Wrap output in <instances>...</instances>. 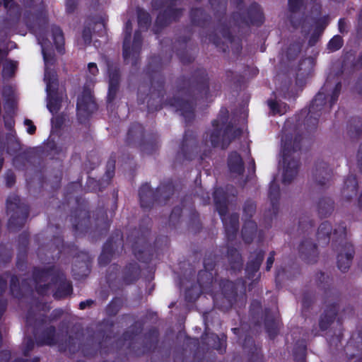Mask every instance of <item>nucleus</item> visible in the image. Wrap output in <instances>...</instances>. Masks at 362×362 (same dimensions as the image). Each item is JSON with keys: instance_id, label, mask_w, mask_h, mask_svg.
Segmentation results:
<instances>
[{"instance_id": "nucleus-14", "label": "nucleus", "mask_w": 362, "mask_h": 362, "mask_svg": "<svg viewBox=\"0 0 362 362\" xmlns=\"http://www.w3.org/2000/svg\"><path fill=\"white\" fill-rule=\"evenodd\" d=\"M346 186L347 189L350 188L351 191H356V182L354 177L349 178L346 182Z\"/></svg>"}, {"instance_id": "nucleus-24", "label": "nucleus", "mask_w": 362, "mask_h": 362, "mask_svg": "<svg viewBox=\"0 0 362 362\" xmlns=\"http://www.w3.org/2000/svg\"><path fill=\"white\" fill-rule=\"evenodd\" d=\"M6 8H11L13 5V0H3Z\"/></svg>"}, {"instance_id": "nucleus-5", "label": "nucleus", "mask_w": 362, "mask_h": 362, "mask_svg": "<svg viewBox=\"0 0 362 362\" xmlns=\"http://www.w3.org/2000/svg\"><path fill=\"white\" fill-rule=\"evenodd\" d=\"M353 247L351 245H346L344 251L341 252L337 257L338 267L343 272H345L350 266L353 257Z\"/></svg>"}, {"instance_id": "nucleus-31", "label": "nucleus", "mask_w": 362, "mask_h": 362, "mask_svg": "<svg viewBox=\"0 0 362 362\" xmlns=\"http://www.w3.org/2000/svg\"><path fill=\"white\" fill-rule=\"evenodd\" d=\"M249 225L252 230H254L255 229V225L254 223H250Z\"/></svg>"}, {"instance_id": "nucleus-34", "label": "nucleus", "mask_w": 362, "mask_h": 362, "mask_svg": "<svg viewBox=\"0 0 362 362\" xmlns=\"http://www.w3.org/2000/svg\"><path fill=\"white\" fill-rule=\"evenodd\" d=\"M214 126L216 127V130L218 131V124H217L216 121L214 122Z\"/></svg>"}, {"instance_id": "nucleus-32", "label": "nucleus", "mask_w": 362, "mask_h": 362, "mask_svg": "<svg viewBox=\"0 0 362 362\" xmlns=\"http://www.w3.org/2000/svg\"><path fill=\"white\" fill-rule=\"evenodd\" d=\"M4 57V53L3 52L0 51V62L2 61Z\"/></svg>"}, {"instance_id": "nucleus-1", "label": "nucleus", "mask_w": 362, "mask_h": 362, "mask_svg": "<svg viewBox=\"0 0 362 362\" xmlns=\"http://www.w3.org/2000/svg\"><path fill=\"white\" fill-rule=\"evenodd\" d=\"M37 40L42 47V52L45 64V81L47 85V107L52 113H54L59 109V97L56 92L57 86L56 74L54 71L49 69V64L52 63V57L47 52L52 46V42L42 34L37 35Z\"/></svg>"}, {"instance_id": "nucleus-38", "label": "nucleus", "mask_w": 362, "mask_h": 362, "mask_svg": "<svg viewBox=\"0 0 362 362\" xmlns=\"http://www.w3.org/2000/svg\"><path fill=\"white\" fill-rule=\"evenodd\" d=\"M320 327H321L322 328H324V326H323V325H322V322H321V323H320Z\"/></svg>"}, {"instance_id": "nucleus-17", "label": "nucleus", "mask_w": 362, "mask_h": 362, "mask_svg": "<svg viewBox=\"0 0 362 362\" xmlns=\"http://www.w3.org/2000/svg\"><path fill=\"white\" fill-rule=\"evenodd\" d=\"M76 5V0H66V6L68 12H71L74 11L75 6Z\"/></svg>"}, {"instance_id": "nucleus-2", "label": "nucleus", "mask_w": 362, "mask_h": 362, "mask_svg": "<svg viewBox=\"0 0 362 362\" xmlns=\"http://www.w3.org/2000/svg\"><path fill=\"white\" fill-rule=\"evenodd\" d=\"M132 31V24L129 21H128L125 24L124 33L125 37L124 40V45H123V55L125 59H127L132 54H133L137 52V49L140 45V40L139 37V33H136L134 35V45L133 47H130V36Z\"/></svg>"}, {"instance_id": "nucleus-6", "label": "nucleus", "mask_w": 362, "mask_h": 362, "mask_svg": "<svg viewBox=\"0 0 362 362\" xmlns=\"http://www.w3.org/2000/svg\"><path fill=\"white\" fill-rule=\"evenodd\" d=\"M228 167L232 173L240 175L243 170V163L240 156L236 153H231L228 159Z\"/></svg>"}, {"instance_id": "nucleus-20", "label": "nucleus", "mask_w": 362, "mask_h": 362, "mask_svg": "<svg viewBox=\"0 0 362 362\" xmlns=\"http://www.w3.org/2000/svg\"><path fill=\"white\" fill-rule=\"evenodd\" d=\"M274 256L273 255H271L268 259H267V270L270 269V268L272 267L273 263H274Z\"/></svg>"}, {"instance_id": "nucleus-36", "label": "nucleus", "mask_w": 362, "mask_h": 362, "mask_svg": "<svg viewBox=\"0 0 362 362\" xmlns=\"http://www.w3.org/2000/svg\"><path fill=\"white\" fill-rule=\"evenodd\" d=\"M223 221L224 225L226 226H227V221L226 220L225 218H223Z\"/></svg>"}, {"instance_id": "nucleus-18", "label": "nucleus", "mask_w": 362, "mask_h": 362, "mask_svg": "<svg viewBox=\"0 0 362 362\" xmlns=\"http://www.w3.org/2000/svg\"><path fill=\"white\" fill-rule=\"evenodd\" d=\"M262 261V256L258 257L257 258V259L255 260V262L251 266V270L252 272H257L259 269V264Z\"/></svg>"}, {"instance_id": "nucleus-19", "label": "nucleus", "mask_w": 362, "mask_h": 362, "mask_svg": "<svg viewBox=\"0 0 362 362\" xmlns=\"http://www.w3.org/2000/svg\"><path fill=\"white\" fill-rule=\"evenodd\" d=\"M64 286H65V288H66V291L64 292V293H63V294H59V293H56L54 294V296H55V297H56V298H62V297H63V296H66V295H68V294L69 293L70 288H70V286H69V284H66V285H65Z\"/></svg>"}, {"instance_id": "nucleus-3", "label": "nucleus", "mask_w": 362, "mask_h": 362, "mask_svg": "<svg viewBox=\"0 0 362 362\" xmlns=\"http://www.w3.org/2000/svg\"><path fill=\"white\" fill-rule=\"evenodd\" d=\"M96 108L90 90H85L83 94L78 97L77 102V110L78 115H84L94 111Z\"/></svg>"}, {"instance_id": "nucleus-4", "label": "nucleus", "mask_w": 362, "mask_h": 362, "mask_svg": "<svg viewBox=\"0 0 362 362\" xmlns=\"http://www.w3.org/2000/svg\"><path fill=\"white\" fill-rule=\"evenodd\" d=\"M284 173L283 182L288 183L297 174L298 163L296 161H287L286 153L284 152L283 156Z\"/></svg>"}, {"instance_id": "nucleus-9", "label": "nucleus", "mask_w": 362, "mask_h": 362, "mask_svg": "<svg viewBox=\"0 0 362 362\" xmlns=\"http://www.w3.org/2000/svg\"><path fill=\"white\" fill-rule=\"evenodd\" d=\"M17 67V63L13 61H6L4 64L3 74L5 76H11Z\"/></svg>"}, {"instance_id": "nucleus-26", "label": "nucleus", "mask_w": 362, "mask_h": 362, "mask_svg": "<svg viewBox=\"0 0 362 362\" xmlns=\"http://www.w3.org/2000/svg\"><path fill=\"white\" fill-rule=\"evenodd\" d=\"M288 1H289L290 7L292 9H294L295 6H296V4H297L298 0H288Z\"/></svg>"}, {"instance_id": "nucleus-7", "label": "nucleus", "mask_w": 362, "mask_h": 362, "mask_svg": "<svg viewBox=\"0 0 362 362\" xmlns=\"http://www.w3.org/2000/svg\"><path fill=\"white\" fill-rule=\"evenodd\" d=\"M52 39L53 42L55 45L56 48L61 52L62 45H64V37L62 30L59 28L54 27L52 28Z\"/></svg>"}, {"instance_id": "nucleus-30", "label": "nucleus", "mask_w": 362, "mask_h": 362, "mask_svg": "<svg viewBox=\"0 0 362 362\" xmlns=\"http://www.w3.org/2000/svg\"><path fill=\"white\" fill-rule=\"evenodd\" d=\"M339 88H340V84H337L336 86V88H335V91H334V95H337L338 94V92L339 90Z\"/></svg>"}, {"instance_id": "nucleus-11", "label": "nucleus", "mask_w": 362, "mask_h": 362, "mask_svg": "<svg viewBox=\"0 0 362 362\" xmlns=\"http://www.w3.org/2000/svg\"><path fill=\"white\" fill-rule=\"evenodd\" d=\"M118 81L117 74H112L110 76V85H109V98L112 97V95L115 94L116 91V86Z\"/></svg>"}, {"instance_id": "nucleus-15", "label": "nucleus", "mask_w": 362, "mask_h": 362, "mask_svg": "<svg viewBox=\"0 0 362 362\" xmlns=\"http://www.w3.org/2000/svg\"><path fill=\"white\" fill-rule=\"evenodd\" d=\"M25 125L27 126V132L30 134H33L35 132V126L33 125L32 122L29 119L25 120Z\"/></svg>"}, {"instance_id": "nucleus-35", "label": "nucleus", "mask_w": 362, "mask_h": 362, "mask_svg": "<svg viewBox=\"0 0 362 362\" xmlns=\"http://www.w3.org/2000/svg\"><path fill=\"white\" fill-rule=\"evenodd\" d=\"M321 227H322V228H329V226H328L327 224H322V225L321 226Z\"/></svg>"}, {"instance_id": "nucleus-13", "label": "nucleus", "mask_w": 362, "mask_h": 362, "mask_svg": "<svg viewBox=\"0 0 362 362\" xmlns=\"http://www.w3.org/2000/svg\"><path fill=\"white\" fill-rule=\"evenodd\" d=\"M324 99L323 95L320 93L316 95V97L314 99L313 103L312 105L311 109L312 110H315V107H317L320 103Z\"/></svg>"}, {"instance_id": "nucleus-16", "label": "nucleus", "mask_w": 362, "mask_h": 362, "mask_svg": "<svg viewBox=\"0 0 362 362\" xmlns=\"http://www.w3.org/2000/svg\"><path fill=\"white\" fill-rule=\"evenodd\" d=\"M88 69L89 73L93 76L98 72V69L95 63H89L88 65Z\"/></svg>"}, {"instance_id": "nucleus-12", "label": "nucleus", "mask_w": 362, "mask_h": 362, "mask_svg": "<svg viewBox=\"0 0 362 362\" xmlns=\"http://www.w3.org/2000/svg\"><path fill=\"white\" fill-rule=\"evenodd\" d=\"M139 25L141 28H146L149 23V16L144 11H139Z\"/></svg>"}, {"instance_id": "nucleus-33", "label": "nucleus", "mask_w": 362, "mask_h": 362, "mask_svg": "<svg viewBox=\"0 0 362 362\" xmlns=\"http://www.w3.org/2000/svg\"><path fill=\"white\" fill-rule=\"evenodd\" d=\"M343 23H344V21L342 20H340L339 22V29L341 31V27H342Z\"/></svg>"}, {"instance_id": "nucleus-23", "label": "nucleus", "mask_w": 362, "mask_h": 362, "mask_svg": "<svg viewBox=\"0 0 362 362\" xmlns=\"http://www.w3.org/2000/svg\"><path fill=\"white\" fill-rule=\"evenodd\" d=\"M83 37L85 43H88L90 41V34L89 32L85 31L83 35Z\"/></svg>"}, {"instance_id": "nucleus-22", "label": "nucleus", "mask_w": 362, "mask_h": 362, "mask_svg": "<svg viewBox=\"0 0 362 362\" xmlns=\"http://www.w3.org/2000/svg\"><path fill=\"white\" fill-rule=\"evenodd\" d=\"M211 142L213 145L216 146L218 144V134L217 133H213L210 137Z\"/></svg>"}, {"instance_id": "nucleus-27", "label": "nucleus", "mask_w": 362, "mask_h": 362, "mask_svg": "<svg viewBox=\"0 0 362 362\" xmlns=\"http://www.w3.org/2000/svg\"><path fill=\"white\" fill-rule=\"evenodd\" d=\"M186 106H187V104H186V103H182V104L180 105V110H179L181 112V113H182L183 115H185V107H186Z\"/></svg>"}, {"instance_id": "nucleus-21", "label": "nucleus", "mask_w": 362, "mask_h": 362, "mask_svg": "<svg viewBox=\"0 0 362 362\" xmlns=\"http://www.w3.org/2000/svg\"><path fill=\"white\" fill-rule=\"evenodd\" d=\"M269 194L270 196H274L276 194H278V188L275 186L274 182L270 187Z\"/></svg>"}, {"instance_id": "nucleus-10", "label": "nucleus", "mask_w": 362, "mask_h": 362, "mask_svg": "<svg viewBox=\"0 0 362 362\" xmlns=\"http://www.w3.org/2000/svg\"><path fill=\"white\" fill-rule=\"evenodd\" d=\"M342 45V39L339 36H334L328 43V49L333 52L339 49Z\"/></svg>"}, {"instance_id": "nucleus-28", "label": "nucleus", "mask_w": 362, "mask_h": 362, "mask_svg": "<svg viewBox=\"0 0 362 362\" xmlns=\"http://www.w3.org/2000/svg\"><path fill=\"white\" fill-rule=\"evenodd\" d=\"M237 223H238V219L237 218H234L233 219V223H232V227L235 230L237 228Z\"/></svg>"}, {"instance_id": "nucleus-29", "label": "nucleus", "mask_w": 362, "mask_h": 362, "mask_svg": "<svg viewBox=\"0 0 362 362\" xmlns=\"http://www.w3.org/2000/svg\"><path fill=\"white\" fill-rule=\"evenodd\" d=\"M144 189H148V186H144V187L140 190V192H139V197H140L141 199H143V196H144V194H143V192H144Z\"/></svg>"}, {"instance_id": "nucleus-8", "label": "nucleus", "mask_w": 362, "mask_h": 362, "mask_svg": "<svg viewBox=\"0 0 362 362\" xmlns=\"http://www.w3.org/2000/svg\"><path fill=\"white\" fill-rule=\"evenodd\" d=\"M269 108L273 114L283 115L286 112L288 107L285 103L270 100L268 102Z\"/></svg>"}, {"instance_id": "nucleus-39", "label": "nucleus", "mask_w": 362, "mask_h": 362, "mask_svg": "<svg viewBox=\"0 0 362 362\" xmlns=\"http://www.w3.org/2000/svg\"><path fill=\"white\" fill-rule=\"evenodd\" d=\"M357 362H362V358H360Z\"/></svg>"}, {"instance_id": "nucleus-37", "label": "nucleus", "mask_w": 362, "mask_h": 362, "mask_svg": "<svg viewBox=\"0 0 362 362\" xmlns=\"http://www.w3.org/2000/svg\"><path fill=\"white\" fill-rule=\"evenodd\" d=\"M245 233H246V227H244V228L243 229V235H245Z\"/></svg>"}, {"instance_id": "nucleus-25", "label": "nucleus", "mask_w": 362, "mask_h": 362, "mask_svg": "<svg viewBox=\"0 0 362 362\" xmlns=\"http://www.w3.org/2000/svg\"><path fill=\"white\" fill-rule=\"evenodd\" d=\"M91 303L90 300H87L86 302H81L79 305L81 309H84L86 305H89Z\"/></svg>"}]
</instances>
